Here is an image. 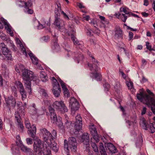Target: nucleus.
Here are the masks:
<instances>
[{"label":"nucleus","instance_id":"23","mask_svg":"<svg viewBox=\"0 0 155 155\" xmlns=\"http://www.w3.org/2000/svg\"><path fill=\"white\" fill-rule=\"evenodd\" d=\"M114 32V38L115 39H120L122 38V31L120 27H117L116 28Z\"/></svg>","mask_w":155,"mask_h":155},{"label":"nucleus","instance_id":"2","mask_svg":"<svg viewBox=\"0 0 155 155\" xmlns=\"http://www.w3.org/2000/svg\"><path fill=\"white\" fill-rule=\"evenodd\" d=\"M137 97L141 102L150 106L151 111L155 114V97H151L147 94H144L142 92L137 94Z\"/></svg>","mask_w":155,"mask_h":155},{"label":"nucleus","instance_id":"10","mask_svg":"<svg viewBox=\"0 0 155 155\" xmlns=\"http://www.w3.org/2000/svg\"><path fill=\"white\" fill-rule=\"evenodd\" d=\"M141 121H142L141 124L142 125L143 128V129L146 130H149L151 133H153L155 132V127L153 123L147 124L146 120L143 119Z\"/></svg>","mask_w":155,"mask_h":155},{"label":"nucleus","instance_id":"50","mask_svg":"<svg viewBox=\"0 0 155 155\" xmlns=\"http://www.w3.org/2000/svg\"><path fill=\"white\" fill-rule=\"evenodd\" d=\"M13 150V153L14 154L19 153V149L18 148H16L14 147L12 149Z\"/></svg>","mask_w":155,"mask_h":155},{"label":"nucleus","instance_id":"64","mask_svg":"<svg viewBox=\"0 0 155 155\" xmlns=\"http://www.w3.org/2000/svg\"><path fill=\"white\" fill-rule=\"evenodd\" d=\"M27 153L28 155H35L34 152L31 149V150H29V151H28V152Z\"/></svg>","mask_w":155,"mask_h":155},{"label":"nucleus","instance_id":"20","mask_svg":"<svg viewBox=\"0 0 155 155\" xmlns=\"http://www.w3.org/2000/svg\"><path fill=\"white\" fill-rule=\"evenodd\" d=\"M89 137L88 133H84L81 137V141L83 144L86 145V147L87 148L89 146Z\"/></svg>","mask_w":155,"mask_h":155},{"label":"nucleus","instance_id":"27","mask_svg":"<svg viewBox=\"0 0 155 155\" xmlns=\"http://www.w3.org/2000/svg\"><path fill=\"white\" fill-rule=\"evenodd\" d=\"M17 146L18 147H20L21 150L24 152H26V153L28 152V151H29V150H31L30 148L27 147L23 144L21 141H19V143L17 142Z\"/></svg>","mask_w":155,"mask_h":155},{"label":"nucleus","instance_id":"22","mask_svg":"<svg viewBox=\"0 0 155 155\" xmlns=\"http://www.w3.org/2000/svg\"><path fill=\"white\" fill-rule=\"evenodd\" d=\"M35 0H29L27 2H25L24 1H20V2L21 3L22 5L19 4L18 6L20 7H24L25 8H28L32 5V3L33 1H35Z\"/></svg>","mask_w":155,"mask_h":155},{"label":"nucleus","instance_id":"35","mask_svg":"<svg viewBox=\"0 0 155 155\" xmlns=\"http://www.w3.org/2000/svg\"><path fill=\"white\" fill-rule=\"evenodd\" d=\"M99 137L98 134H97L93 136L91 138V142L95 143V142H96L97 143L99 141Z\"/></svg>","mask_w":155,"mask_h":155},{"label":"nucleus","instance_id":"37","mask_svg":"<svg viewBox=\"0 0 155 155\" xmlns=\"http://www.w3.org/2000/svg\"><path fill=\"white\" fill-rule=\"evenodd\" d=\"M21 94L22 101L24 100L26 98V92L25 89L20 91Z\"/></svg>","mask_w":155,"mask_h":155},{"label":"nucleus","instance_id":"26","mask_svg":"<svg viewBox=\"0 0 155 155\" xmlns=\"http://www.w3.org/2000/svg\"><path fill=\"white\" fill-rule=\"evenodd\" d=\"M49 150H50V148H51L54 152H57L58 151V148L57 146V143L53 140H51V142L49 141Z\"/></svg>","mask_w":155,"mask_h":155},{"label":"nucleus","instance_id":"30","mask_svg":"<svg viewBox=\"0 0 155 155\" xmlns=\"http://www.w3.org/2000/svg\"><path fill=\"white\" fill-rule=\"evenodd\" d=\"M40 76L41 81L44 82H45L47 81L48 77L46 73L43 71H41L40 72Z\"/></svg>","mask_w":155,"mask_h":155},{"label":"nucleus","instance_id":"63","mask_svg":"<svg viewBox=\"0 0 155 155\" xmlns=\"http://www.w3.org/2000/svg\"><path fill=\"white\" fill-rule=\"evenodd\" d=\"M90 23L91 24L93 25L95 27L97 28V24L96 21H95L94 20H92L91 21Z\"/></svg>","mask_w":155,"mask_h":155},{"label":"nucleus","instance_id":"48","mask_svg":"<svg viewBox=\"0 0 155 155\" xmlns=\"http://www.w3.org/2000/svg\"><path fill=\"white\" fill-rule=\"evenodd\" d=\"M25 124L26 127L27 128L29 129L30 128H31V124L28 120H25Z\"/></svg>","mask_w":155,"mask_h":155},{"label":"nucleus","instance_id":"44","mask_svg":"<svg viewBox=\"0 0 155 155\" xmlns=\"http://www.w3.org/2000/svg\"><path fill=\"white\" fill-rule=\"evenodd\" d=\"M71 124V122L68 121L67 120H66V121L64 124V127L65 129V128H69L70 127V126Z\"/></svg>","mask_w":155,"mask_h":155},{"label":"nucleus","instance_id":"60","mask_svg":"<svg viewBox=\"0 0 155 155\" xmlns=\"http://www.w3.org/2000/svg\"><path fill=\"white\" fill-rule=\"evenodd\" d=\"M99 149L100 150V151H104L105 150L104 148L103 145V144L102 143H100V145L99 146Z\"/></svg>","mask_w":155,"mask_h":155},{"label":"nucleus","instance_id":"25","mask_svg":"<svg viewBox=\"0 0 155 155\" xmlns=\"http://www.w3.org/2000/svg\"><path fill=\"white\" fill-rule=\"evenodd\" d=\"M36 132V126L34 125H32L31 129L28 130V133L29 136L33 138H35Z\"/></svg>","mask_w":155,"mask_h":155},{"label":"nucleus","instance_id":"62","mask_svg":"<svg viewBox=\"0 0 155 155\" xmlns=\"http://www.w3.org/2000/svg\"><path fill=\"white\" fill-rule=\"evenodd\" d=\"M146 108L145 107H143L141 113V114L142 115H143L145 114L146 112Z\"/></svg>","mask_w":155,"mask_h":155},{"label":"nucleus","instance_id":"9","mask_svg":"<svg viewBox=\"0 0 155 155\" xmlns=\"http://www.w3.org/2000/svg\"><path fill=\"white\" fill-rule=\"evenodd\" d=\"M65 49L67 50L68 52L67 54L68 57L71 56L73 58L74 61H77V63H78L80 61H82L83 59V56L81 54V53H77L75 52L72 53L71 51L67 50L66 49Z\"/></svg>","mask_w":155,"mask_h":155},{"label":"nucleus","instance_id":"41","mask_svg":"<svg viewBox=\"0 0 155 155\" xmlns=\"http://www.w3.org/2000/svg\"><path fill=\"white\" fill-rule=\"evenodd\" d=\"M103 86L104 87L105 91H107L109 90L110 87V85L107 82L105 81L104 84Z\"/></svg>","mask_w":155,"mask_h":155},{"label":"nucleus","instance_id":"28","mask_svg":"<svg viewBox=\"0 0 155 155\" xmlns=\"http://www.w3.org/2000/svg\"><path fill=\"white\" fill-rule=\"evenodd\" d=\"M41 23H40L38 21V28L39 29H41L45 27L46 25L50 26V23H48V21H45L44 19H42L41 20Z\"/></svg>","mask_w":155,"mask_h":155},{"label":"nucleus","instance_id":"5","mask_svg":"<svg viewBox=\"0 0 155 155\" xmlns=\"http://www.w3.org/2000/svg\"><path fill=\"white\" fill-rule=\"evenodd\" d=\"M54 108L61 113L68 111V109L62 101H56L53 104Z\"/></svg>","mask_w":155,"mask_h":155},{"label":"nucleus","instance_id":"6","mask_svg":"<svg viewBox=\"0 0 155 155\" xmlns=\"http://www.w3.org/2000/svg\"><path fill=\"white\" fill-rule=\"evenodd\" d=\"M40 131L42 134V137L44 143L45 145L49 147V142H51V133L45 128L40 129Z\"/></svg>","mask_w":155,"mask_h":155},{"label":"nucleus","instance_id":"42","mask_svg":"<svg viewBox=\"0 0 155 155\" xmlns=\"http://www.w3.org/2000/svg\"><path fill=\"white\" fill-rule=\"evenodd\" d=\"M44 153H45L44 155H52L51 150H49V147H46V150H45Z\"/></svg>","mask_w":155,"mask_h":155},{"label":"nucleus","instance_id":"55","mask_svg":"<svg viewBox=\"0 0 155 155\" xmlns=\"http://www.w3.org/2000/svg\"><path fill=\"white\" fill-rule=\"evenodd\" d=\"M134 34L131 31H130L129 33V41L131 40L133 38Z\"/></svg>","mask_w":155,"mask_h":155},{"label":"nucleus","instance_id":"47","mask_svg":"<svg viewBox=\"0 0 155 155\" xmlns=\"http://www.w3.org/2000/svg\"><path fill=\"white\" fill-rule=\"evenodd\" d=\"M86 33L87 35L89 36H91L92 35V30H91L88 28V29H87L86 30Z\"/></svg>","mask_w":155,"mask_h":155},{"label":"nucleus","instance_id":"31","mask_svg":"<svg viewBox=\"0 0 155 155\" xmlns=\"http://www.w3.org/2000/svg\"><path fill=\"white\" fill-rule=\"evenodd\" d=\"M114 88L117 93H119L121 92L122 88L119 82H117L115 83L114 85Z\"/></svg>","mask_w":155,"mask_h":155},{"label":"nucleus","instance_id":"40","mask_svg":"<svg viewBox=\"0 0 155 155\" xmlns=\"http://www.w3.org/2000/svg\"><path fill=\"white\" fill-rule=\"evenodd\" d=\"M91 145L92 147L93 150L94 152H98V147L95 143L91 142Z\"/></svg>","mask_w":155,"mask_h":155},{"label":"nucleus","instance_id":"49","mask_svg":"<svg viewBox=\"0 0 155 155\" xmlns=\"http://www.w3.org/2000/svg\"><path fill=\"white\" fill-rule=\"evenodd\" d=\"M41 92V93L43 96L45 97H48V95L47 94L46 91L44 89H41L40 91Z\"/></svg>","mask_w":155,"mask_h":155},{"label":"nucleus","instance_id":"54","mask_svg":"<svg viewBox=\"0 0 155 155\" xmlns=\"http://www.w3.org/2000/svg\"><path fill=\"white\" fill-rule=\"evenodd\" d=\"M64 91V95L65 97H68L70 96V93L69 92L68 89H67V90H63Z\"/></svg>","mask_w":155,"mask_h":155},{"label":"nucleus","instance_id":"43","mask_svg":"<svg viewBox=\"0 0 155 155\" xmlns=\"http://www.w3.org/2000/svg\"><path fill=\"white\" fill-rule=\"evenodd\" d=\"M59 81L61 85L63 90H67L68 88L65 86V83L63 82V81L60 79L59 80Z\"/></svg>","mask_w":155,"mask_h":155},{"label":"nucleus","instance_id":"21","mask_svg":"<svg viewBox=\"0 0 155 155\" xmlns=\"http://www.w3.org/2000/svg\"><path fill=\"white\" fill-rule=\"evenodd\" d=\"M127 9H128V8L125 7H121L120 9V12L118 13H116L114 15L117 18L119 19V17L121 15V13H123L126 15H129L130 12L127 10Z\"/></svg>","mask_w":155,"mask_h":155},{"label":"nucleus","instance_id":"24","mask_svg":"<svg viewBox=\"0 0 155 155\" xmlns=\"http://www.w3.org/2000/svg\"><path fill=\"white\" fill-rule=\"evenodd\" d=\"M61 89L60 86H54L53 87L52 90V92L55 97H59L61 92Z\"/></svg>","mask_w":155,"mask_h":155},{"label":"nucleus","instance_id":"57","mask_svg":"<svg viewBox=\"0 0 155 155\" xmlns=\"http://www.w3.org/2000/svg\"><path fill=\"white\" fill-rule=\"evenodd\" d=\"M15 119L21 117L20 116V114L18 111H16L15 112Z\"/></svg>","mask_w":155,"mask_h":155},{"label":"nucleus","instance_id":"15","mask_svg":"<svg viewBox=\"0 0 155 155\" xmlns=\"http://www.w3.org/2000/svg\"><path fill=\"white\" fill-rule=\"evenodd\" d=\"M71 31H72V32L68 33V34L69 36H71V38L73 41L74 44L75 45L78 46L79 48H80L82 46V45L81 43V42H79L74 36V34L75 33V31L73 30H72Z\"/></svg>","mask_w":155,"mask_h":155},{"label":"nucleus","instance_id":"36","mask_svg":"<svg viewBox=\"0 0 155 155\" xmlns=\"http://www.w3.org/2000/svg\"><path fill=\"white\" fill-rule=\"evenodd\" d=\"M50 79L52 82L53 87L54 86L56 87V86H60L59 84L57 81V80L54 77H51L50 78Z\"/></svg>","mask_w":155,"mask_h":155},{"label":"nucleus","instance_id":"32","mask_svg":"<svg viewBox=\"0 0 155 155\" xmlns=\"http://www.w3.org/2000/svg\"><path fill=\"white\" fill-rule=\"evenodd\" d=\"M107 148L110 151L113 153L117 152V149L115 146L112 143H109L107 145Z\"/></svg>","mask_w":155,"mask_h":155},{"label":"nucleus","instance_id":"56","mask_svg":"<svg viewBox=\"0 0 155 155\" xmlns=\"http://www.w3.org/2000/svg\"><path fill=\"white\" fill-rule=\"evenodd\" d=\"M42 40L45 42H47L49 40V38L48 36H44L42 38Z\"/></svg>","mask_w":155,"mask_h":155},{"label":"nucleus","instance_id":"29","mask_svg":"<svg viewBox=\"0 0 155 155\" xmlns=\"http://www.w3.org/2000/svg\"><path fill=\"white\" fill-rule=\"evenodd\" d=\"M15 120L16 121V123L17 124L18 127L20 128L21 130V131L23 132L24 127L21 117L16 118Z\"/></svg>","mask_w":155,"mask_h":155},{"label":"nucleus","instance_id":"38","mask_svg":"<svg viewBox=\"0 0 155 155\" xmlns=\"http://www.w3.org/2000/svg\"><path fill=\"white\" fill-rule=\"evenodd\" d=\"M127 16L126 15L123 13H121V15L119 17V18H120L121 20L124 22H125L127 18Z\"/></svg>","mask_w":155,"mask_h":155},{"label":"nucleus","instance_id":"1","mask_svg":"<svg viewBox=\"0 0 155 155\" xmlns=\"http://www.w3.org/2000/svg\"><path fill=\"white\" fill-rule=\"evenodd\" d=\"M22 77L25 81L26 88L29 91L28 93L31 94L32 93L31 81H36L38 80L37 77L34 75L33 72L29 70L24 69L22 71Z\"/></svg>","mask_w":155,"mask_h":155},{"label":"nucleus","instance_id":"53","mask_svg":"<svg viewBox=\"0 0 155 155\" xmlns=\"http://www.w3.org/2000/svg\"><path fill=\"white\" fill-rule=\"evenodd\" d=\"M147 62L145 59L144 58H142L141 60V66L144 67L146 65Z\"/></svg>","mask_w":155,"mask_h":155},{"label":"nucleus","instance_id":"14","mask_svg":"<svg viewBox=\"0 0 155 155\" xmlns=\"http://www.w3.org/2000/svg\"><path fill=\"white\" fill-rule=\"evenodd\" d=\"M68 143L70 149L74 152L76 150L77 148V143L76 139L73 137H70L69 139Z\"/></svg>","mask_w":155,"mask_h":155},{"label":"nucleus","instance_id":"39","mask_svg":"<svg viewBox=\"0 0 155 155\" xmlns=\"http://www.w3.org/2000/svg\"><path fill=\"white\" fill-rule=\"evenodd\" d=\"M57 136V133L56 131L53 130L52 131V133H51V141L53 140L54 139H55Z\"/></svg>","mask_w":155,"mask_h":155},{"label":"nucleus","instance_id":"8","mask_svg":"<svg viewBox=\"0 0 155 155\" xmlns=\"http://www.w3.org/2000/svg\"><path fill=\"white\" fill-rule=\"evenodd\" d=\"M1 47L2 48L3 54L4 55L8 60L12 61L13 59L11 51L8 49L4 43H1Z\"/></svg>","mask_w":155,"mask_h":155},{"label":"nucleus","instance_id":"7","mask_svg":"<svg viewBox=\"0 0 155 155\" xmlns=\"http://www.w3.org/2000/svg\"><path fill=\"white\" fill-rule=\"evenodd\" d=\"M5 100L6 102V106L10 110L12 108L15 107L16 102L15 99L12 96H10L7 97H5Z\"/></svg>","mask_w":155,"mask_h":155},{"label":"nucleus","instance_id":"16","mask_svg":"<svg viewBox=\"0 0 155 155\" xmlns=\"http://www.w3.org/2000/svg\"><path fill=\"white\" fill-rule=\"evenodd\" d=\"M29 113L32 118H37L39 116L38 110L36 108L35 104H33L30 107Z\"/></svg>","mask_w":155,"mask_h":155},{"label":"nucleus","instance_id":"58","mask_svg":"<svg viewBox=\"0 0 155 155\" xmlns=\"http://www.w3.org/2000/svg\"><path fill=\"white\" fill-rule=\"evenodd\" d=\"M148 81V80L146 78L143 76H142V79L140 81L141 83H144Z\"/></svg>","mask_w":155,"mask_h":155},{"label":"nucleus","instance_id":"12","mask_svg":"<svg viewBox=\"0 0 155 155\" xmlns=\"http://www.w3.org/2000/svg\"><path fill=\"white\" fill-rule=\"evenodd\" d=\"M69 106L71 107L72 112H75L78 110L79 107V104L77 100L74 97H71L70 100Z\"/></svg>","mask_w":155,"mask_h":155},{"label":"nucleus","instance_id":"11","mask_svg":"<svg viewBox=\"0 0 155 155\" xmlns=\"http://www.w3.org/2000/svg\"><path fill=\"white\" fill-rule=\"evenodd\" d=\"M76 121L75 123L74 129L75 132L79 131L82 127V120L81 116L78 115L75 117Z\"/></svg>","mask_w":155,"mask_h":155},{"label":"nucleus","instance_id":"52","mask_svg":"<svg viewBox=\"0 0 155 155\" xmlns=\"http://www.w3.org/2000/svg\"><path fill=\"white\" fill-rule=\"evenodd\" d=\"M146 48L148 49L149 51H152V46L151 45H150V43L148 42H146Z\"/></svg>","mask_w":155,"mask_h":155},{"label":"nucleus","instance_id":"19","mask_svg":"<svg viewBox=\"0 0 155 155\" xmlns=\"http://www.w3.org/2000/svg\"><path fill=\"white\" fill-rule=\"evenodd\" d=\"M0 24H2V25H4L5 29L6 30L7 32L9 33L11 36H13L14 35L13 33L12 32V30L9 27V24L7 23L6 20L3 18H1L0 19Z\"/></svg>","mask_w":155,"mask_h":155},{"label":"nucleus","instance_id":"51","mask_svg":"<svg viewBox=\"0 0 155 155\" xmlns=\"http://www.w3.org/2000/svg\"><path fill=\"white\" fill-rule=\"evenodd\" d=\"M26 141L28 145L31 144L33 143V140L31 138H27L26 139Z\"/></svg>","mask_w":155,"mask_h":155},{"label":"nucleus","instance_id":"18","mask_svg":"<svg viewBox=\"0 0 155 155\" xmlns=\"http://www.w3.org/2000/svg\"><path fill=\"white\" fill-rule=\"evenodd\" d=\"M53 39L52 42L51 43L52 48L53 50H58L59 49L60 46L58 43V36H57L55 33L52 34Z\"/></svg>","mask_w":155,"mask_h":155},{"label":"nucleus","instance_id":"46","mask_svg":"<svg viewBox=\"0 0 155 155\" xmlns=\"http://www.w3.org/2000/svg\"><path fill=\"white\" fill-rule=\"evenodd\" d=\"M32 60V63L36 65H37L38 64V60L35 57L32 58L31 59Z\"/></svg>","mask_w":155,"mask_h":155},{"label":"nucleus","instance_id":"61","mask_svg":"<svg viewBox=\"0 0 155 155\" xmlns=\"http://www.w3.org/2000/svg\"><path fill=\"white\" fill-rule=\"evenodd\" d=\"M127 85L129 89H131L133 87V85L132 83L130 82H128L127 84Z\"/></svg>","mask_w":155,"mask_h":155},{"label":"nucleus","instance_id":"34","mask_svg":"<svg viewBox=\"0 0 155 155\" xmlns=\"http://www.w3.org/2000/svg\"><path fill=\"white\" fill-rule=\"evenodd\" d=\"M15 84L17 88L19 89V91L25 89L22 84L20 81H16Z\"/></svg>","mask_w":155,"mask_h":155},{"label":"nucleus","instance_id":"3","mask_svg":"<svg viewBox=\"0 0 155 155\" xmlns=\"http://www.w3.org/2000/svg\"><path fill=\"white\" fill-rule=\"evenodd\" d=\"M90 56L91 58L90 59L93 64H90L88 63L87 64L90 70L92 71L91 74L94 75L95 78L97 81H101L102 80L101 75L100 74L97 72L100 69L99 67V62L92 56L90 55Z\"/></svg>","mask_w":155,"mask_h":155},{"label":"nucleus","instance_id":"45","mask_svg":"<svg viewBox=\"0 0 155 155\" xmlns=\"http://www.w3.org/2000/svg\"><path fill=\"white\" fill-rule=\"evenodd\" d=\"M90 132L92 136L97 134V131L95 128L91 129L90 130Z\"/></svg>","mask_w":155,"mask_h":155},{"label":"nucleus","instance_id":"17","mask_svg":"<svg viewBox=\"0 0 155 155\" xmlns=\"http://www.w3.org/2000/svg\"><path fill=\"white\" fill-rule=\"evenodd\" d=\"M49 112V115L51 121L53 123L56 122L57 121V117L55 110L51 106L48 107Z\"/></svg>","mask_w":155,"mask_h":155},{"label":"nucleus","instance_id":"59","mask_svg":"<svg viewBox=\"0 0 155 155\" xmlns=\"http://www.w3.org/2000/svg\"><path fill=\"white\" fill-rule=\"evenodd\" d=\"M83 17L84 19L86 21H88L90 18V16L88 15H83Z\"/></svg>","mask_w":155,"mask_h":155},{"label":"nucleus","instance_id":"4","mask_svg":"<svg viewBox=\"0 0 155 155\" xmlns=\"http://www.w3.org/2000/svg\"><path fill=\"white\" fill-rule=\"evenodd\" d=\"M34 150L36 155H42V153L45 155L44 152L45 150H46L47 147H48V145H46L45 148L43 149L44 147L42 145V143L41 141L39 140L37 141L34 142L33 144Z\"/></svg>","mask_w":155,"mask_h":155},{"label":"nucleus","instance_id":"13","mask_svg":"<svg viewBox=\"0 0 155 155\" xmlns=\"http://www.w3.org/2000/svg\"><path fill=\"white\" fill-rule=\"evenodd\" d=\"M55 20L54 22V25H56L58 28L59 30L62 32L64 30V27L63 26H60V19L58 18L60 14L58 11H55Z\"/></svg>","mask_w":155,"mask_h":155},{"label":"nucleus","instance_id":"33","mask_svg":"<svg viewBox=\"0 0 155 155\" xmlns=\"http://www.w3.org/2000/svg\"><path fill=\"white\" fill-rule=\"evenodd\" d=\"M55 123L58 127L62 130H65V127L63 125V123L61 121L60 119H59V121L57 119V121L56 122H54V123Z\"/></svg>","mask_w":155,"mask_h":155}]
</instances>
